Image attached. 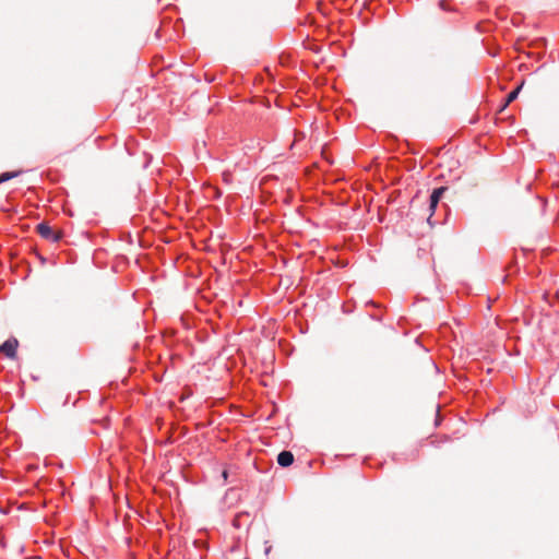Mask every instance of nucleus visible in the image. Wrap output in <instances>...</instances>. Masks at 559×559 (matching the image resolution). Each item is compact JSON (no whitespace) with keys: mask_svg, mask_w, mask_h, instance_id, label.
Here are the masks:
<instances>
[{"mask_svg":"<svg viewBox=\"0 0 559 559\" xmlns=\"http://www.w3.org/2000/svg\"><path fill=\"white\" fill-rule=\"evenodd\" d=\"M36 229L44 239L51 242H58L62 238V231L60 229H53L45 222L38 224Z\"/></svg>","mask_w":559,"mask_h":559,"instance_id":"f257e3e1","label":"nucleus"},{"mask_svg":"<svg viewBox=\"0 0 559 559\" xmlns=\"http://www.w3.org/2000/svg\"><path fill=\"white\" fill-rule=\"evenodd\" d=\"M19 341L14 337L7 340L0 345V353L10 359L16 358Z\"/></svg>","mask_w":559,"mask_h":559,"instance_id":"f03ea898","label":"nucleus"},{"mask_svg":"<svg viewBox=\"0 0 559 559\" xmlns=\"http://www.w3.org/2000/svg\"><path fill=\"white\" fill-rule=\"evenodd\" d=\"M447 190V187H440V188H437L432 191L431 195H430V205H429V209L431 211V213H433L436 206L438 205L443 192ZM432 215V214H430ZM431 217V216H429ZM430 218H428L429 221Z\"/></svg>","mask_w":559,"mask_h":559,"instance_id":"7ed1b4c3","label":"nucleus"},{"mask_svg":"<svg viewBox=\"0 0 559 559\" xmlns=\"http://www.w3.org/2000/svg\"><path fill=\"white\" fill-rule=\"evenodd\" d=\"M277 463L282 467H288L294 463V455L290 451H282L277 455Z\"/></svg>","mask_w":559,"mask_h":559,"instance_id":"20e7f679","label":"nucleus"},{"mask_svg":"<svg viewBox=\"0 0 559 559\" xmlns=\"http://www.w3.org/2000/svg\"><path fill=\"white\" fill-rule=\"evenodd\" d=\"M22 174H23L22 169H16V170H12V171H5V173L0 175V183L5 182L8 180H11L13 178H16V177H19Z\"/></svg>","mask_w":559,"mask_h":559,"instance_id":"39448f33","label":"nucleus"},{"mask_svg":"<svg viewBox=\"0 0 559 559\" xmlns=\"http://www.w3.org/2000/svg\"><path fill=\"white\" fill-rule=\"evenodd\" d=\"M519 91L520 88H516L508 94L506 105L510 104L518 97Z\"/></svg>","mask_w":559,"mask_h":559,"instance_id":"423d86ee","label":"nucleus"},{"mask_svg":"<svg viewBox=\"0 0 559 559\" xmlns=\"http://www.w3.org/2000/svg\"><path fill=\"white\" fill-rule=\"evenodd\" d=\"M95 140L102 141V140H105V138L102 135H98Z\"/></svg>","mask_w":559,"mask_h":559,"instance_id":"0eeeda50","label":"nucleus"},{"mask_svg":"<svg viewBox=\"0 0 559 559\" xmlns=\"http://www.w3.org/2000/svg\"><path fill=\"white\" fill-rule=\"evenodd\" d=\"M223 477L226 479L227 478V471H224L223 472Z\"/></svg>","mask_w":559,"mask_h":559,"instance_id":"6e6552de","label":"nucleus"}]
</instances>
